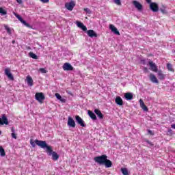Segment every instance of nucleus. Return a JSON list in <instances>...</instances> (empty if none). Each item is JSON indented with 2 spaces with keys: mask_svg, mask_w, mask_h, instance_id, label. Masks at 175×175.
Instances as JSON below:
<instances>
[{
  "mask_svg": "<svg viewBox=\"0 0 175 175\" xmlns=\"http://www.w3.org/2000/svg\"><path fill=\"white\" fill-rule=\"evenodd\" d=\"M36 143L37 146L40 147L41 148H46V152L49 157L52 156V159L53 161H58L59 156L57 152H53V149H51V146H47V143L45 141L36 140Z\"/></svg>",
  "mask_w": 175,
  "mask_h": 175,
  "instance_id": "f257e3e1",
  "label": "nucleus"
},
{
  "mask_svg": "<svg viewBox=\"0 0 175 175\" xmlns=\"http://www.w3.org/2000/svg\"><path fill=\"white\" fill-rule=\"evenodd\" d=\"M77 27L78 28H81V29H83L85 32L86 31L88 33V36L90 38H98V34L95 32L94 30H88L87 31V27L84 25L81 22L77 21Z\"/></svg>",
  "mask_w": 175,
  "mask_h": 175,
  "instance_id": "f03ea898",
  "label": "nucleus"
},
{
  "mask_svg": "<svg viewBox=\"0 0 175 175\" xmlns=\"http://www.w3.org/2000/svg\"><path fill=\"white\" fill-rule=\"evenodd\" d=\"M106 158H107V156L103 154L101 156L94 157V161L97 163H99V165H105Z\"/></svg>",
  "mask_w": 175,
  "mask_h": 175,
  "instance_id": "7ed1b4c3",
  "label": "nucleus"
},
{
  "mask_svg": "<svg viewBox=\"0 0 175 175\" xmlns=\"http://www.w3.org/2000/svg\"><path fill=\"white\" fill-rule=\"evenodd\" d=\"M75 6H76V1H71L65 3L66 9H67V10H69L70 12H72V10H73V8H75Z\"/></svg>",
  "mask_w": 175,
  "mask_h": 175,
  "instance_id": "20e7f679",
  "label": "nucleus"
},
{
  "mask_svg": "<svg viewBox=\"0 0 175 175\" xmlns=\"http://www.w3.org/2000/svg\"><path fill=\"white\" fill-rule=\"evenodd\" d=\"M132 3L138 12H143V5H142V3L136 0L133 1Z\"/></svg>",
  "mask_w": 175,
  "mask_h": 175,
  "instance_id": "39448f33",
  "label": "nucleus"
},
{
  "mask_svg": "<svg viewBox=\"0 0 175 175\" xmlns=\"http://www.w3.org/2000/svg\"><path fill=\"white\" fill-rule=\"evenodd\" d=\"M14 15L15 16V17H16V18H18V20H19V21H21V23H22V24L25 25V27H27V28H31V25L29 23H27L25 21H24L20 15L17 14V13L16 12H14Z\"/></svg>",
  "mask_w": 175,
  "mask_h": 175,
  "instance_id": "423d86ee",
  "label": "nucleus"
},
{
  "mask_svg": "<svg viewBox=\"0 0 175 175\" xmlns=\"http://www.w3.org/2000/svg\"><path fill=\"white\" fill-rule=\"evenodd\" d=\"M67 125L70 126V128H76V122L71 117H68Z\"/></svg>",
  "mask_w": 175,
  "mask_h": 175,
  "instance_id": "0eeeda50",
  "label": "nucleus"
},
{
  "mask_svg": "<svg viewBox=\"0 0 175 175\" xmlns=\"http://www.w3.org/2000/svg\"><path fill=\"white\" fill-rule=\"evenodd\" d=\"M75 120L79 125H80L83 128L85 127V124L84 123V120H83V119L80 116H76Z\"/></svg>",
  "mask_w": 175,
  "mask_h": 175,
  "instance_id": "6e6552de",
  "label": "nucleus"
},
{
  "mask_svg": "<svg viewBox=\"0 0 175 175\" xmlns=\"http://www.w3.org/2000/svg\"><path fill=\"white\" fill-rule=\"evenodd\" d=\"M9 124V122L8 121V118H6V116L5 114H3L1 118H0V125H8Z\"/></svg>",
  "mask_w": 175,
  "mask_h": 175,
  "instance_id": "1a4fd4ad",
  "label": "nucleus"
},
{
  "mask_svg": "<svg viewBox=\"0 0 175 175\" xmlns=\"http://www.w3.org/2000/svg\"><path fill=\"white\" fill-rule=\"evenodd\" d=\"M150 8L152 11L154 12H158V10H159V7L158 6V4H157V3H150Z\"/></svg>",
  "mask_w": 175,
  "mask_h": 175,
  "instance_id": "9d476101",
  "label": "nucleus"
},
{
  "mask_svg": "<svg viewBox=\"0 0 175 175\" xmlns=\"http://www.w3.org/2000/svg\"><path fill=\"white\" fill-rule=\"evenodd\" d=\"M148 64L152 72H158V66H157L155 63H154L152 61H149Z\"/></svg>",
  "mask_w": 175,
  "mask_h": 175,
  "instance_id": "9b49d317",
  "label": "nucleus"
},
{
  "mask_svg": "<svg viewBox=\"0 0 175 175\" xmlns=\"http://www.w3.org/2000/svg\"><path fill=\"white\" fill-rule=\"evenodd\" d=\"M5 75L8 77L10 80H14V77L12 72H10V68H5Z\"/></svg>",
  "mask_w": 175,
  "mask_h": 175,
  "instance_id": "f8f14e48",
  "label": "nucleus"
},
{
  "mask_svg": "<svg viewBox=\"0 0 175 175\" xmlns=\"http://www.w3.org/2000/svg\"><path fill=\"white\" fill-rule=\"evenodd\" d=\"M36 99L38 100V102H42V100L44 99V95H43V93H36Z\"/></svg>",
  "mask_w": 175,
  "mask_h": 175,
  "instance_id": "ddd939ff",
  "label": "nucleus"
},
{
  "mask_svg": "<svg viewBox=\"0 0 175 175\" xmlns=\"http://www.w3.org/2000/svg\"><path fill=\"white\" fill-rule=\"evenodd\" d=\"M64 70H73V66L69 63H65L63 66Z\"/></svg>",
  "mask_w": 175,
  "mask_h": 175,
  "instance_id": "4468645a",
  "label": "nucleus"
},
{
  "mask_svg": "<svg viewBox=\"0 0 175 175\" xmlns=\"http://www.w3.org/2000/svg\"><path fill=\"white\" fill-rule=\"evenodd\" d=\"M139 105H140V107L142 108L144 111H148V108H147V106H146V105H144V102L143 101V99H139Z\"/></svg>",
  "mask_w": 175,
  "mask_h": 175,
  "instance_id": "2eb2a0df",
  "label": "nucleus"
},
{
  "mask_svg": "<svg viewBox=\"0 0 175 175\" xmlns=\"http://www.w3.org/2000/svg\"><path fill=\"white\" fill-rule=\"evenodd\" d=\"M115 102L116 105L119 106H122L124 105V101H122V98L120 96H117L115 99Z\"/></svg>",
  "mask_w": 175,
  "mask_h": 175,
  "instance_id": "dca6fc26",
  "label": "nucleus"
},
{
  "mask_svg": "<svg viewBox=\"0 0 175 175\" xmlns=\"http://www.w3.org/2000/svg\"><path fill=\"white\" fill-rule=\"evenodd\" d=\"M26 80L27 81V84L28 85H29V87H32V85H33V79H32V77L29 75H28L26 77Z\"/></svg>",
  "mask_w": 175,
  "mask_h": 175,
  "instance_id": "f3484780",
  "label": "nucleus"
},
{
  "mask_svg": "<svg viewBox=\"0 0 175 175\" xmlns=\"http://www.w3.org/2000/svg\"><path fill=\"white\" fill-rule=\"evenodd\" d=\"M109 29L112 32H113V33H115V35H120V31H118V30L117 29L116 27H114V25H110Z\"/></svg>",
  "mask_w": 175,
  "mask_h": 175,
  "instance_id": "a211bd4d",
  "label": "nucleus"
},
{
  "mask_svg": "<svg viewBox=\"0 0 175 175\" xmlns=\"http://www.w3.org/2000/svg\"><path fill=\"white\" fill-rule=\"evenodd\" d=\"M157 76L159 79V80H165V78L166 77V75L162 72V70H159L157 72Z\"/></svg>",
  "mask_w": 175,
  "mask_h": 175,
  "instance_id": "6ab92c4d",
  "label": "nucleus"
},
{
  "mask_svg": "<svg viewBox=\"0 0 175 175\" xmlns=\"http://www.w3.org/2000/svg\"><path fill=\"white\" fill-rule=\"evenodd\" d=\"M149 79L152 83H158V79H157L154 74H150Z\"/></svg>",
  "mask_w": 175,
  "mask_h": 175,
  "instance_id": "aec40b11",
  "label": "nucleus"
},
{
  "mask_svg": "<svg viewBox=\"0 0 175 175\" xmlns=\"http://www.w3.org/2000/svg\"><path fill=\"white\" fill-rule=\"evenodd\" d=\"M104 165H105V167H111L113 163H111V161H110V160L107 159V158H106Z\"/></svg>",
  "mask_w": 175,
  "mask_h": 175,
  "instance_id": "412c9836",
  "label": "nucleus"
},
{
  "mask_svg": "<svg viewBox=\"0 0 175 175\" xmlns=\"http://www.w3.org/2000/svg\"><path fill=\"white\" fill-rule=\"evenodd\" d=\"M55 96H56L57 99L60 100V102H62V103H65L66 102V99L62 98L61 95L58 93H55Z\"/></svg>",
  "mask_w": 175,
  "mask_h": 175,
  "instance_id": "4be33fe9",
  "label": "nucleus"
},
{
  "mask_svg": "<svg viewBox=\"0 0 175 175\" xmlns=\"http://www.w3.org/2000/svg\"><path fill=\"white\" fill-rule=\"evenodd\" d=\"M124 97L127 100H132L133 99V95L132 93H126Z\"/></svg>",
  "mask_w": 175,
  "mask_h": 175,
  "instance_id": "5701e85b",
  "label": "nucleus"
},
{
  "mask_svg": "<svg viewBox=\"0 0 175 175\" xmlns=\"http://www.w3.org/2000/svg\"><path fill=\"white\" fill-rule=\"evenodd\" d=\"M94 113L96 114V116H98V117L100 120H102V118H103V114H102V112H100V111H99V109H95Z\"/></svg>",
  "mask_w": 175,
  "mask_h": 175,
  "instance_id": "b1692460",
  "label": "nucleus"
},
{
  "mask_svg": "<svg viewBox=\"0 0 175 175\" xmlns=\"http://www.w3.org/2000/svg\"><path fill=\"white\" fill-rule=\"evenodd\" d=\"M88 115L90 117V118H92V120H96V116L95 115V113H94V112L88 111Z\"/></svg>",
  "mask_w": 175,
  "mask_h": 175,
  "instance_id": "393cba45",
  "label": "nucleus"
},
{
  "mask_svg": "<svg viewBox=\"0 0 175 175\" xmlns=\"http://www.w3.org/2000/svg\"><path fill=\"white\" fill-rule=\"evenodd\" d=\"M121 172L124 175H129V172L128 171V169H126V168H121Z\"/></svg>",
  "mask_w": 175,
  "mask_h": 175,
  "instance_id": "a878e982",
  "label": "nucleus"
},
{
  "mask_svg": "<svg viewBox=\"0 0 175 175\" xmlns=\"http://www.w3.org/2000/svg\"><path fill=\"white\" fill-rule=\"evenodd\" d=\"M167 69L170 71V72H174V70L173 69V66H172V64H167Z\"/></svg>",
  "mask_w": 175,
  "mask_h": 175,
  "instance_id": "bb28decb",
  "label": "nucleus"
},
{
  "mask_svg": "<svg viewBox=\"0 0 175 175\" xmlns=\"http://www.w3.org/2000/svg\"><path fill=\"white\" fill-rule=\"evenodd\" d=\"M0 14H1V16H5V14H8V12L0 7Z\"/></svg>",
  "mask_w": 175,
  "mask_h": 175,
  "instance_id": "cd10ccee",
  "label": "nucleus"
},
{
  "mask_svg": "<svg viewBox=\"0 0 175 175\" xmlns=\"http://www.w3.org/2000/svg\"><path fill=\"white\" fill-rule=\"evenodd\" d=\"M0 154L1 157H5L6 155V153L5 152V149H3L2 146H0Z\"/></svg>",
  "mask_w": 175,
  "mask_h": 175,
  "instance_id": "c85d7f7f",
  "label": "nucleus"
},
{
  "mask_svg": "<svg viewBox=\"0 0 175 175\" xmlns=\"http://www.w3.org/2000/svg\"><path fill=\"white\" fill-rule=\"evenodd\" d=\"M4 27H5V29L7 31L8 33H9V35H12V29H10L9 26L5 25Z\"/></svg>",
  "mask_w": 175,
  "mask_h": 175,
  "instance_id": "c756f323",
  "label": "nucleus"
},
{
  "mask_svg": "<svg viewBox=\"0 0 175 175\" xmlns=\"http://www.w3.org/2000/svg\"><path fill=\"white\" fill-rule=\"evenodd\" d=\"M36 140H39V139H36L34 142L33 139L30 140V144L31 146L34 148V147H36V145L38 146V144H36Z\"/></svg>",
  "mask_w": 175,
  "mask_h": 175,
  "instance_id": "7c9ffc66",
  "label": "nucleus"
},
{
  "mask_svg": "<svg viewBox=\"0 0 175 175\" xmlns=\"http://www.w3.org/2000/svg\"><path fill=\"white\" fill-rule=\"evenodd\" d=\"M29 55L31 58H33V59H38V56H37L35 53H32V52H30V53H29Z\"/></svg>",
  "mask_w": 175,
  "mask_h": 175,
  "instance_id": "2f4dec72",
  "label": "nucleus"
},
{
  "mask_svg": "<svg viewBox=\"0 0 175 175\" xmlns=\"http://www.w3.org/2000/svg\"><path fill=\"white\" fill-rule=\"evenodd\" d=\"M12 133L11 134V136L13 139H17V135H16V133H14V129H12Z\"/></svg>",
  "mask_w": 175,
  "mask_h": 175,
  "instance_id": "473e14b6",
  "label": "nucleus"
},
{
  "mask_svg": "<svg viewBox=\"0 0 175 175\" xmlns=\"http://www.w3.org/2000/svg\"><path fill=\"white\" fill-rule=\"evenodd\" d=\"M116 5H121V0H113Z\"/></svg>",
  "mask_w": 175,
  "mask_h": 175,
  "instance_id": "72a5a7b5",
  "label": "nucleus"
},
{
  "mask_svg": "<svg viewBox=\"0 0 175 175\" xmlns=\"http://www.w3.org/2000/svg\"><path fill=\"white\" fill-rule=\"evenodd\" d=\"M39 71L41 72V73H47V70L44 68H40Z\"/></svg>",
  "mask_w": 175,
  "mask_h": 175,
  "instance_id": "f704fd0d",
  "label": "nucleus"
},
{
  "mask_svg": "<svg viewBox=\"0 0 175 175\" xmlns=\"http://www.w3.org/2000/svg\"><path fill=\"white\" fill-rule=\"evenodd\" d=\"M84 12H86V13H88V14H91V10L88 8H84Z\"/></svg>",
  "mask_w": 175,
  "mask_h": 175,
  "instance_id": "c9c22d12",
  "label": "nucleus"
},
{
  "mask_svg": "<svg viewBox=\"0 0 175 175\" xmlns=\"http://www.w3.org/2000/svg\"><path fill=\"white\" fill-rule=\"evenodd\" d=\"M42 3H49V0H40Z\"/></svg>",
  "mask_w": 175,
  "mask_h": 175,
  "instance_id": "e433bc0d",
  "label": "nucleus"
},
{
  "mask_svg": "<svg viewBox=\"0 0 175 175\" xmlns=\"http://www.w3.org/2000/svg\"><path fill=\"white\" fill-rule=\"evenodd\" d=\"M161 12L163 13V14H166V13H167L166 10H161Z\"/></svg>",
  "mask_w": 175,
  "mask_h": 175,
  "instance_id": "4c0bfd02",
  "label": "nucleus"
},
{
  "mask_svg": "<svg viewBox=\"0 0 175 175\" xmlns=\"http://www.w3.org/2000/svg\"><path fill=\"white\" fill-rule=\"evenodd\" d=\"M144 72L147 73V72H148V68H147V67L144 68Z\"/></svg>",
  "mask_w": 175,
  "mask_h": 175,
  "instance_id": "58836bf2",
  "label": "nucleus"
},
{
  "mask_svg": "<svg viewBox=\"0 0 175 175\" xmlns=\"http://www.w3.org/2000/svg\"><path fill=\"white\" fill-rule=\"evenodd\" d=\"M148 133L150 134V135H154V133H152V131L151 130H148Z\"/></svg>",
  "mask_w": 175,
  "mask_h": 175,
  "instance_id": "ea45409f",
  "label": "nucleus"
},
{
  "mask_svg": "<svg viewBox=\"0 0 175 175\" xmlns=\"http://www.w3.org/2000/svg\"><path fill=\"white\" fill-rule=\"evenodd\" d=\"M16 2H18L19 4L23 3V1L22 0H16Z\"/></svg>",
  "mask_w": 175,
  "mask_h": 175,
  "instance_id": "a19ab883",
  "label": "nucleus"
},
{
  "mask_svg": "<svg viewBox=\"0 0 175 175\" xmlns=\"http://www.w3.org/2000/svg\"><path fill=\"white\" fill-rule=\"evenodd\" d=\"M171 128H172L173 129H175V124H172L171 125Z\"/></svg>",
  "mask_w": 175,
  "mask_h": 175,
  "instance_id": "79ce46f5",
  "label": "nucleus"
},
{
  "mask_svg": "<svg viewBox=\"0 0 175 175\" xmlns=\"http://www.w3.org/2000/svg\"><path fill=\"white\" fill-rule=\"evenodd\" d=\"M148 3H151V0H146Z\"/></svg>",
  "mask_w": 175,
  "mask_h": 175,
  "instance_id": "37998d69",
  "label": "nucleus"
},
{
  "mask_svg": "<svg viewBox=\"0 0 175 175\" xmlns=\"http://www.w3.org/2000/svg\"><path fill=\"white\" fill-rule=\"evenodd\" d=\"M168 132H172V129H169V130H168Z\"/></svg>",
  "mask_w": 175,
  "mask_h": 175,
  "instance_id": "c03bdc74",
  "label": "nucleus"
},
{
  "mask_svg": "<svg viewBox=\"0 0 175 175\" xmlns=\"http://www.w3.org/2000/svg\"><path fill=\"white\" fill-rule=\"evenodd\" d=\"M0 135H1V131H0Z\"/></svg>",
  "mask_w": 175,
  "mask_h": 175,
  "instance_id": "a18cd8bd",
  "label": "nucleus"
}]
</instances>
